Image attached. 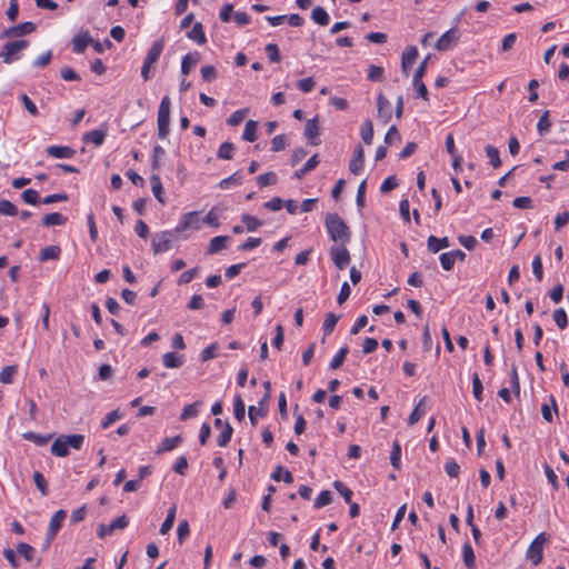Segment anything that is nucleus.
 I'll use <instances>...</instances> for the list:
<instances>
[{
  "label": "nucleus",
  "instance_id": "f257e3e1",
  "mask_svg": "<svg viewBox=\"0 0 569 569\" xmlns=\"http://www.w3.org/2000/svg\"><path fill=\"white\" fill-rule=\"evenodd\" d=\"M325 224L329 238L335 242L347 244L351 240V231L343 219L336 212H329L326 216Z\"/></svg>",
  "mask_w": 569,
  "mask_h": 569
},
{
  "label": "nucleus",
  "instance_id": "f03ea898",
  "mask_svg": "<svg viewBox=\"0 0 569 569\" xmlns=\"http://www.w3.org/2000/svg\"><path fill=\"white\" fill-rule=\"evenodd\" d=\"M170 97H162L161 102L159 104L157 119L158 137L162 140L166 139L170 132Z\"/></svg>",
  "mask_w": 569,
  "mask_h": 569
},
{
  "label": "nucleus",
  "instance_id": "7ed1b4c3",
  "mask_svg": "<svg viewBox=\"0 0 569 569\" xmlns=\"http://www.w3.org/2000/svg\"><path fill=\"white\" fill-rule=\"evenodd\" d=\"M30 42L29 40H24V39H21V40H14V41H9L7 43H4V46L2 47L1 51H0V58L2 59V61L7 64H10L17 60H19V52L21 50H24L29 47Z\"/></svg>",
  "mask_w": 569,
  "mask_h": 569
},
{
  "label": "nucleus",
  "instance_id": "20e7f679",
  "mask_svg": "<svg viewBox=\"0 0 569 569\" xmlns=\"http://www.w3.org/2000/svg\"><path fill=\"white\" fill-rule=\"evenodd\" d=\"M549 540V536L546 532H540L530 543L527 549L526 557L533 566H538L542 561L543 546Z\"/></svg>",
  "mask_w": 569,
  "mask_h": 569
},
{
  "label": "nucleus",
  "instance_id": "39448f33",
  "mask_svg": "<svg viewBox=\"0 0 569 569\" xmlns=\"http://www.w3.org/2000/svg\"><path fill=\"white\" fill-rule=\"evenodd\" d=\"M202 227V218H200L197 211L184 213L177 227L174 228L176 233H180L186 230H199Z\"/></svg>",
  "mask_w": 569,
  "mask_h": 569
},
{
  "label": "nucleus",
  "instance_id": "423d86ee",
  "mask_svg": "<svg viewBox=\"0 0 569 569\" xmlns=\"http://www.w3.org/2000/svg\"><path fill=\"white\" fill-rule=\"evenodd\" d=\"M173 233H176L174 230H166L152 237V250L154 254L170 250Z\"/></svg>",
  "mask_w": 569,
  "mask_h": 569
},
{
  "label": "nucleus",
  "instance_id": "0eeeda50",
  "mask_svg": "<svg viewBox=\"0 0 569 569\" xmlns=\"http://www.w3.org/2000/svg\"><path fill=\"white\" fill-rule=\"evenodd\" d=\"M346 246L347 244L332 246L330 248V257L336 267L340 270H345L351 260L349 250L347 249Z\"/></svg>",
  "mask_w": 569,
  "mask_h": 569
},
{
  "label": "nucleus",
  "instance_id": "6e6552de",
  "mask_svg": "<svg viewBox=\"0 0 569 569\" xmlns=\"http://www.w3.org/2000/svg\"><path fill=\"white\" fill-rule=\"evenodd\" d=\"M129 525V519L126 515L117 517L109 525L101 523L98 528L97 535L103 539L107 536H111L116 530L124 529Z\"/></svg>",
  "mask_w": 569,
  "mask_h": 569
},
{
  "label": "nucleus",
  "instance_id": "1a4fd4ad",
  "mask_svg": "<svg viewBox=\"0 0 569 569\" xmlns=\"http://www.w3.org/2000/svg\"><path fill=\"white\" fill-rule=\"evenodd\" d=\"M37 29L36 23L31 21L22 22L17 26L9 27L2 31L0 34L1 39L12 38V37H22L26 34H30L34 32Z\"/></svg>",
  "mask_w": 569,
  "mask_h": 569
},
{
  "label": "nucleus",
  "instance_id": "9d476101",
  "mask_svg": "<svg viewBox=\"0 0 569 569\" xmlns=\"http://www.w3.org/2000/svg\"><path fill=\"white\" fill-rule=\"evenodd\" d=\"M459 38V31L456 28H451L438 39L436 49L438 51H447L458 42Z\"/></svg>",
  "mask_w": 569,
  "mask_h": 569
},
{
  "label": "nucleus",
  "instance_id": "9b49d317",
  "mask_svg": "<svg viewBox=\"0 0 569 569\" xmlns=\"http://www.w3.org/2000/svg\"><path fill=\"white\" fill-rule=\"evenodd\" d=\"M72 51L77 54L83 53L84 50L91 42H93V39L89 32V30H81L78 34H76L72 40Z\"/></svg>",
  "mask_w": 569,
  "mask_h": 569
},
{
  "label": "nucleus",
  "instance_id": "f8f14e48",
  "mask_svg": "<svg viewBox=\"0 0 569 569\" xmlns=\"http://www.w3.org/2000/svg\"><path fill=\"white\" fill-rule=\"evenodd\" d=\"M365 166V150L361 144H358L355 150L352 158L349 162V170L353 174H360Z\"/></svg>",
  "mask_w": 569,
  "mask_h": 569
},
{
  "label": "nucleus",
  "instance_id": "ddd939ff",
  "mask_svg": "<svg viewBox=\"0 0 569 569\" xmlns=\"http://www.w3.org/2000/svg\"><path fill=\"white\" fill-rule=\"evenodd\" d=\"M67 518V511L63 509H60L53 513V516L50 519V523L47 530L48 538L54 539L57 533L62 527V523L64 519Z\"/></svg>",
  "mask_w": 569,
  "mask_h": 569
},
{
  "label": "nucleus",
  "instance_id": "4468645a",
  "mask_svg": "<svg viewBox=\"0 0 569 569\" xmlns=\"http://www.w3.org/2000/svg\"><path fill=\"white\" fill-rule=\"evenodd\" d=\"M378 118L383 122L388 123L392 118V109L390 101L380 93L377 98Z\"/></svg>",
  "mask_w": 569,
  "mask_h": 569
},
{
  "label": "nucleus",
  "instance_id": "2eb2a0df",
  "mask_svg": "<svg viewBox=\"0 0 569 569\" xmlns=\"http://www.w3.org/2000/svg\"><path fill=\"white\" fill-rule=\"evenodd\" d=\"M107 134H108V128H107V126H102L99 129H94V130L86 132L82 136V141L84 143H93L96 147H99L104 142Z\"/></svg>",
  "mask_w": 569,
  "mask_h": 569
},
{
  "label": "nucleus",
  "instance_id": "dca6fc26",
  "mask_svg": "<svg viewBox=\"0 0 569 569\" xmlns=\"http://www.w3.org/2000/svg\"><path fill=\"white\" fill-rule=\"evenodd\" d=\"M320 134L319 126H318V119L312 118L307 120L305 126V136L309 140L310 144L318 146L320 141L318 140V137Z\"/></svg>",
  "mask_w": 569,
  "mask_h": 569
},
{
  "label": "nucleus",
  "instance_id": "f3484780",
  "mask_svg": "<svg viewBox=\"0 0 569 569\" xmlns=\"http://www.w3.org/2000/svg\"><path fill=\"white\" fill-rule=\"evenodd\" d=\"M48 156L56 159H70L74 156L76 151L68 146H49L46 149Z\"/></svg>",
  "mask_w": 569,
  "mask_h": 569
},
{
  "label": "nucleus",
  "instance_id": "a211bd4d",
  "mask_svg": "<svg viewBox=\"0 0 569 569\" xmlns=\"http://www.w3.org/2000/svg\"><path fill=\"white\" fill-rule=\"evenodd\" d=\"M163 48H164L163 39L156 40L151 44L150 49L148 50L147 56L143 61L153 66L159 60V58L163 51Z\"/></svg>",
  "mask_w": 569,
  "mask_h": 569
},
{
  "label": "nucleus",
  "instance_id": "6ab92c4d",
  "mask_svg": "<svg viewBox=\"0 0 569 569\" xmlns=\"http://www.w3.org/2000/svg\"><path fill=\"white\" fill-rule=\"evenodd\" d=\"M418 57V49L415 46L408 47L401 57V67L403 72L407 74L408 70L412 67Z\"/></svg>",
  "mask_w": 569,
  "mask_h": 569
},
{
  "label": "nucleus",
  "instance_id": "aec40b11",
  "mask_svg": "<svg viewBox=\"0 0 569 569\" xmlns=\"http://www.w3.org/2000/svg\"><path fill=\"white\" fill-rule=\"evenodd\" d=\"M449 246L450 242L448 237L438 238L436 236H429L427 240L428 250L432 253H437L440 250L448 248Z\"/></svg>",
  "mask_w": 569,
  "mask_h": 569
},
{
  "label": "nucleus",
  "instance_id": "412c9836",
  "mask_svg": "<svg viewBox=\"0 0 569 569\" xmlns=\"http://www.w3.org/2000/svg\"><path fill=\"white\" fill-rule=\"evenodd\" d=\"M182 442L181 436L167 437L162 440V442L158 446L156 453L160 455L167 451H171L176 449Z\"/></svg>",
  "mask_w": 569,
  "mask_h": 569
},
{
  "label": "nucleus",
  "instance_id": "4be33fe9",
  "mask_svg": "<svg viewBox=\"0 0 569 569\" xmlns=\"http://www.w3.org/2000/svg\"><path fill=\"white\" fill-rule=\"evenodd\" d=\"M187 37L200 46L207 42L203 26L201 22H196L192 29L188 31Z\"/></svg>",
  "mask_w": 569,
  "mask_h": 569
},
{
  "label": "nucleus",
  "instance_id": "5701e85b",
  "mask_svg": "<svg viewBox=\"0 0 569 569\" xmlns=\"http://www.w3.org/2000/svg\"><path fill=\"white\" fill-rule=\"evenodd\" d=\"M68 221V217L63 216L60 212H52L44 214L42 218V224L44 227H51V226H63Z\"/></svg>",
  "mask_w": 569,
  "mask_h": 569
},
{
  "label": "nucleus",
  "instance_id": "b1692460",
  "mask_svg": "<svg viewBox=\"0 0 569 569\" xmlns=\"http://www.w3.org/2000/svg\"><path fill=\"white\" fill-rule=\"evenodd\" d=\"M319 156L313 154L311 158H309L306 163L295 172L293 177L296 179H302L308 172L313 170L319 164Z\"/></svg>",
  "mask_w": 569,
  "mask_h": 569
},
{
  "label": "nucleus",
  "instance_id": "393cba45",
  "mask_svg": "<svg viewBox=\"0 0 569 569\" xmlns=\"http://www.w3.org/2000/svg\"><path fill=\"white\" fill-rule=\"evenodd\" d=\"M229 239L230 238L228 236H217V237L212 238L210 240L207 253L213 254V253L219 252L222 249H226Z\"/></svg>",
  "mask_w": 569,
  "mask_h": 569
},
{
  "label": "nucleus",
  "instance_id": "a878e982",
  "mask_svg": "<svg viewBox=\"0 0 569 569\" xmlns=\"http://www.w3.org/2000/svg\"><path fill=\"white\" fill-rule=\"evenodd\" d=\"M61 254V248L59 246H47L40 250L39 260H58Z\"/></svg>",
  "mask_w": 569,
  "mask_h": 569
},
{
  "label": "nucleus",
  "instance_id": "bb28decb",
  "mask_svg": "<svg viewBox=\"0 0 569 569\" xmlns=\"http://www.w3.org/2000/svg\"><path fill=\"white\" fill-rule=\"evenodd\" d=\"M162 363L168 369L179 368L183 365V357L174 352H167L162 356Z\"/></svg>",
  "mask_w": 569,
  "mask_h": 569
},
{
  "label": "nucleus",
  "instance_id": "cd10ccee",
  "mask_svg": "<svg viewBox=\"0 0 569 569\" xmlns=\"http://www.w3.org/2000/svg\"><path fill=\"white\" fill-rule=\"evenodd\" d=\"M51 453L56 457H67L69 455L68 445L66 443L64 436L58 437L52 446Z\"/></svg>",
  "mask_w": 569,
  "mask_h": 569
},
{
  "label": "nucleus",
  "instance_id": "c85d7f7f",
  "mask_svg": "<svg viewBox=\"0 0 569 569\" xmlns=\"http://www.w3.org/2000/svg\"><path fill=\"white\" fill-rule=\"evenodd\" d=\"M462 559L468 569H473L476 567V556L472 546L468 541L462 546Z\"/></svg>",
  "mask_w": 569,
  "mask_h": 569
},
{
  "label": "nucleus",
  "instance_id": "c756f323",
  "mask_svg": "<svg viewBox=\"0 0 569 569\" xmlns=\"http://www.w3.org/2000/svg\"><path fill=\"white\" fill-rule=\"evenodd\" d=\"M373 124L370 119H366L360 127V136L366 144H371L373 140Z\"/></svg>",
  "mask_w": 569,
  "mask_h": 569
},
{
  "label": "nucleus",
  "instance_id": "7c9ffc66",
  "mask_svg": "<svg viewBox=\"0 0 569 569\" xmlns=\"http://www.w3.org/2000/svg\"><path fill=\"white\" fill-rule=\"evenodd\" d=\"M22 438L24 440L33 442L37 446H44L50 441V439L52 438V435L44 436V435H40V433L33 432V431H27L22 435Z\"/></svg>",
  "mask_w": 569,
  "mask_h": 569
},
{
  "label": "nucleus",
  "instance_id": "2f4dec72",
  "mask_svg": "<svg viewBox=\"0 0 569 569\" xmlns=\"http://www.w3.org/2000/svg\"><path fill=\"white\" fill-rule=\"evenodd\" d=\"M311 19L319 26H328L330 17L322 7H315L311 11Z\"/></svg>",
  "mask_w": 569,
  "mask_h": 569
},
{
  "label": "nucleus",
  "instance_id": "473e14b6",
  "mask_svg": "<svg viewBox=\"0 0 569 569\" xmlns=\"http://www.w3.org/2000/svg\"><path fill=\"white\" fill-rule=\"evenodd\" d=\"M549 400H550V405L548 403H543L541 406V415H542V418L548 421V422H552L553 420V416H552V410L558 413V405H557V401L555 399L553 396H550L549 397Z\"/></svg>",
  "mask_w": 569,
  "mask_h": 569
},
{
  "label": "nucleus",
  "instance_id": "72a5a7b5",
  "mask_svg": "<svg viewBox=\"0 0 569 569\" xmlns=\"http://www.w3.org/2000/svg\"><path fill=\"white\" fill-rule=\"evenodd\" d=\"M198 61H199L198 52L186 54L181 61V73L188 74L191 71L192 67L198 63Z\"/></svg>",
  "mask_w": 569,
  "mask_h": 569
},
{
  "label": "nucleus",
  "instance_id": "f704fd0d",
  "mask_svg": "<svg viewBox=\"0 0 569 569\" xmlns=\"http://www.w3.org/2000/svg\"><path fill=\"white\" fill-rule=\"evenodd\" d=\"M257 128H258L257 121H254V120L247 121V123L244 126L243 133H242V139L246 141H249V142L256 141L258 138Z\"/></svg>",
  "mask_w": 569,
  "mask_h": 569
},
{
  "label": "nucleus",
  "instance_id": "c9c22d12",
  "mask_svg": "<svg viewBox=\"0 0 569 569\" xmlns=\"http://www.w3.org/2000/svg\"><path fill=\"white\" fill-rule=\"evenodd\" d=\"M150 183H151V189H152V192H153V196L154 198L160 202V203H164V200L162 198V193H163V188H162V182H161V179L158 174H152L150 177Z\"/></svg>",
  "mask_w": 569,
  "mask_h": 569
},
{
  "label": "nucleus",
  "instance_id": "e433bc0d",
  "mask_svg": "<svg viewBox=\"0 0 569 569\" xmlns=\"http://www.w3.org/2000/svg\"><path fill=\"white\" fill-rule=\"evenodd\" d=\"M271 478L277 482H279L281 480H283L286 483L293 482L292 473L289 470L282 468L281 466H278L274 469V471L271 473Z\"/></svg>",
  "mask_w": 569,
  "mask_h": 569
},
{
  "label": "nucleus",
  "instance_id": "4c0bfd02",
  "mask_svg": "<svg viewBox=\"0 0 569 569\" xmlns=\"http://www.w3.org/2000/svg\"><path fill=\"white\" fill-rule=\"evenodd\" d=\"M176 512H177V507L173 505L168 510L167 517L160 527L159 531L161 535L168 533L171 530V528L173 527L174 519H176Z\"/></svg>",
  "mask_w": 569,
  "mask_h": 569
},
{
  "label": "nucleus",
  "instance_id": "58836bf2",
  "mask_svg": "<svg viewBox=\"0 0 569 569\" xmlns=\"http://www.w3.org/2000/svg\"><path fill=\"white\" fill-rule=\"evenodd\" d=\"M233 152H234L233 143L226 141L220 144V147L217 151V157H218V159H221V160H231L233 158Z\"/></svg>",
  "mask_w": 569,
  "mask_h": 569
},
{
  "label": "nucleus",
  "instance_id": "ea45409f",
  "mask_svg": "<svg viewBox=\"0 0 569 569\" xmlns=\"http://www.w3.org/2000/svg\"><path fill=\"white\" fill-rule=\"evenodd\" d=\"M340 317L333 312L327 313L322 326L325 336H329L332 333Z\"/></svg>",
  "mask_w": 569,
  "mask_h": 569
},
{
  "label": "nucleus",
  "instance_id": "a19ab883",
  "mask_svg": "<svg viewBox=\"0 0 569 569\" xmlns=\"http://www.w3.org/2000/svg\"><path fill=\"white\" fill-rule=\"evenodd\" d=\"M233 415H234V418L239 422L244 420V417H246V406H244V402H243L242 398L240 397V395H237L234 397V400H233Z\"/></svg>",
  "mask_w": 569,
  "mask_h": 569
},
{
  "label": "nucleus",
  "instance_id": "79ce46f5",
  "mask_svg": "<svg viewBox=\"0 0 569 569\" xmlns=\"http://www.w3.org/2000/svg\"><path fill=\"white\" fill-rule=\"evenodd\" d=\"M348 352H349V348L347 346L340 348L339 351L335 355V357L330 361V365H329L330 369L336 370V369L340 368L343 365Z\"/></svg>",
  "mask_w": 569,
  "mask_h": 569
},
{
  "label": "nucleus",
  "instance_id": "37998d69",
  "mask_svg": "<svg viewBox=\"0 0 569 569\" xmlns=\"http://www.w3.org/2000/svg\"><path fill=\"white\" fill-rule=\"evenodd\" d=\"M233 433V428L230 423L224 425V429H221V432L217 437V443L219 447H227L231 440Z\"/></svg>",
  "mask_w": 569,
  "mask_h": 569
},
{
  "label": "nucleus",
  "instance_id": "c03bdc74",
  "mask_svg": "<svg viewBox=\"0 0 569 569\" xmlns=\"http://www.w3.org/2000/svg\"><path fill=\"white\" fill-rule=\"evenodd\" d=\"M549 116H550V112L548 110H546L541 117L539 118L538 120V123H537V131L540 136H545L547 132H549L550 130V127H551V122H550V119H549Z\"/></svg>",
  "mask_w": 569,
  "mask_h": 569
},
{
  "label": "nucleus",
  "instance_id": "a18cd8bd",
  "mask_svg": "<svg viewBox=\"0 0 569 569\" xmlns=\"http://www.w3.org/2000/svg\"><path fill=\"white\" fill-rule=\"evenodd\" d=\"M485 151H486L487 157L490 160V164L493 168H498L501 166L500 153H499V150L495 146L488 144L486 147Z\"/></svg>",
  "mask_w": 569,
  "mask_h": 569
},
{
  "label": "nucleus",
  "instance_id": "49530a36",
  "mask_svg": "<svg viewBox=\"0 0 569 569\" xmlns=\"http://www.w3.org/2000/svg\"><path fill=\"white\" fill-rule=\"evenodd\" d=\"M17 551L19 555H21L27 561H32L34 558L36 549L26 543V542H19L17 545Z\"/></svg>",
  "mask_w": 569,
  "mask_h": 569
},
{
  "label": "nucleus",
  "instance_id": "de8ad7c7",
  "mask_svg": "<svg viewBox=\"0 0 569 569\" xmlns=\"http://www.w3.org/2000/svg\"><path fill=\"white\" fill-rule=\"evenodd\" d=\"M552 318L560 330H563L568 326V317L563 308L556 309Z\"/></svg>",
  "mask_w": 569,
  "mask_h": 569
},
{
  "label": "nucleus",
  "instance_id": "09e8293b",
  "mask_svg": "<svg viewBox=\"0 0 569 569\" xmlns=\"http://www.w3.org/2000/svg\"><path fill=\"white\" fill-rule=\"evenodd\" d=\"M200 405H201L200 401H196L193 403L184 406V408L182 409V412L180 415V420L186 421L190 418L196 417L198 415V406H200Z\"/></svg>",
  "mask_w": 569,
  "mask_h": 569
},
{
  "label": "nucleus",
  "instance_id": "8fccbe9b",
  "mask_svg": "<svg viewBox=\"0 0 569 569\" xmlns=\"http://www.w3.org/2000/svg\"><path fill=\"white\" fill-rule=\"evenodd\" d=\"M257 183L260 188L277 183V174L273 171L266 172L257 177Z\"/></svg>",
  "mask_w": 569,
  "mask_h": 569
},
{
  "label": "nucleus",
  "instance_id": "3c124183",
  "mask_svg": "<svg viewBox=\"0 0 569 569\" xmlns=\"http://www.w3.org/2000/svg\"><path fill=\"white\" fill-rule=\"evenodd\" d=\"M267 411H268L267 408L250 406L248 408V416H249L251 425L253 427L257 426L258 417H264L267 415Z\"/></svg>",
  "mask_w": 569,
  "mask_h": 569
},
{
  "label": "nucleus",
  "instance_id": "603ef678",
  "mask_svg": "<svg viewBox=\"0 0 569 569\" xmlns=\"http://www.w3.org/2000/svg\"><path fill=\"white\" fill-rule=\"evenodd\" d=\"M401 460V447L400 443L396 440L392 445V450L390 452V463L395 469L400 468Z\"/></svg>",
  "mask_w": 569,
  "mask_h": 569
},
{
  "label": "nucleus",
  "instance_id": "864d4df0",
  "mask_svg": "<svg viewBox=\"0 0 569 569\" xmlns=\"http://www.w3.org/2000/svg\"><path fill=\"white\" fill-rule=\"evenodd\" d=\"M332 501V493L329 490H322L315 500V508L321 509Z\"/></svg>",
  "mask_w": 569,
  "mask_h": 569
},
{
  "label": "nucleus",
  "instance_id": "5fc2aeb1",
  "mask_svg": "<svg viewBox=\"0 0 569 569\" xmlns=\"http://www.w3.org/2000/svg\"><path fill=\"white\" fill-rule=\"evenodd\" d=\"M241 220L246 224L247 230L250 232L256 231L262 224V222L257 217L248 213L243 214Z\"/></svg>",
  "mask_w": 569,
  "mask_h": 569
},
{
  "label": "nucleus",
  "instance_id": "6e6d98bb",
  "mask_svg": "<svg viewBox=\"0 0 569 569\" xmlns=\"http://www.w3.org/2000/svg\"><path fill=\"white\" fill-rule=\"evenodd\" d=\"M333 487L343 497L345 501L347 503H350L351 502V498H352V491L351 489H349L342 481L340 480H336L333 482Z\"/></svg>",
  "mask_w": 569,
  "mask_h": 569
},
{
  "label": "nucleus",
  "instance_id": "4d7b16f0",
  "mask_svg": "<svg viewBox=\"0 0 569 569\" xmlns=\"http://www.w3.org/2000/svg\"><path fill=\"white\" fill-rule=\"evenodd\" d=\"M264 51L270 62L276 63L281 60L280 51L276 43H268Z\"/></svg>",
  "mask_w": 569,
  "mask_h": 569
},
{
  "label": "nucleus",
  "instance_id": "13d9d810",
  "mask_svg": "<svg viewBox=\"0 0 569 569\" xmlns=\"http://www.w3.org/2000/svg\"><path fill=\"white\" fill-rule=\"evenodd\" d=\"M66 443L68 445V448L71 447L76 450H80L82 448L84 436L82 435H69L64 436Z\"/></svg>",
  "mask_w": 569,
  "mask_h": 569
},
{
  "label": "nucleus",
  "instance_id": "bf43d9fd",
  "mask_svg": "<svg viewBox=\"0 0 569 569\" xmlns=\"http://www.w3.org/2000/svg\"><path fill=\"white\" fill-rule=\"evenodd\" d=\"M33 481L36 487L40 490L43 496L48 495V482L44 476L40 471L33 472Z\"/></svg>",
  "mask_w": 569,
  "mask_h": 569
},
{
  "label": "nucleus",
  "instance_id": "052dcab7",
  "mask_svg": "<svg viewBox=\"0 0 569 569\" xmlns=\"http://www.w3.org/2000/svg\"><path fill=\"white\" fill-rule=\"evenodd\" d=\"M482 390H483V387H482V382L479 378V375L477 372H475L472 375V393H473V397L479 402L482 401Z\"/></svg>",
  "mask_w": 569,
  "mask_h": 569
},
{
  "label": "nucleus",
  "instance_id": "680f3d73",
  "mask_svg": "<svg viewBox=\"0 0 569 569\" xmlns=\"http://www.w3.org/2000/svg\"><path fill=\"white\" fill-rule=\"evenodd\" d=\"M248 110L247 109H239V110H236L228 119H227V123L231 127H236L238 124H240L244 118H246V114H247Z\"/></svg>",
  "mask_w": 569,
  "mask_h": 569
},
{
  "label": "nucleus",
  "instance_id": "e2e57ef3",
  "mask_svg": "<svg viewBox=\"0 0 569 569\" xmlns=\"http://www.w3.org/2000/svg\"><path fill=\"white\" fill-rule=\"evenodd\" d=\"M17 372V366L3 367L0 371V381L2 383H11L13 381V375Z\"/></svg>",
  "mask_w": 569,
  "mask_h": 569
},
{
  "label": "nucleus",
  "instance_id": "0e129e2a",
  "mask_svg": "<svg viewBox=\"0 0 569 569\" xmlns=\"http://www.w3.org/2000/svg\"><path fill=\"white\" fill-rule=\"evenodd\" d=\"M445 471L449 477L457 478L460 473V466L457 463L455 459H447V461L445 462Z\"/></svg>",
  "mask_w": 569,
  "mask_h": 569
},
{
  "label": "nucleus",
  "instance_id": "69168bd1",
  "mask_svg": "<svg viewBox=\"0 0 569 569\" xmlns=\"http://www.w3.org/2000/svg\"><path fill=\"white\" fill-rule=\"evenodd\" d=\"M122 417V413L120 412L119 409H114L112 411H110L102 420L101 422V428L102 429H108L113 422H116L117 420H119L120 418Z\"/></svg>",
  "mask_w": 569,
  "mask_h": 569
},
{
  "label": "nucleus",
  "instance_id": "338daca9",
  "mask_svg": "<svg viewBox=\"0 0 569 569\" xmlns=\"http://www.w3.org/2000/svg\"><path fill=\"white\" fill-rule=\"evenodd\" d=\"M189 533H190V528H189L188 521L187 520L180 521L178 525V528H177L178 542L180 545H182L184 542V540L187 539V537L189 536Z\"/></svg>",
  "mask_w": 569,
  "mask_h": 569
},
{
  "label": "nucleus",
  "instance_id": "774afa93",
  "mask_svg": "<svg viewBox=\"0 0 569 569\" xmlns=\"http://www.w3.org/2000/svg\"><path fill=\"white\" fill-rule=\"evenodd\" d=\"M18 213L17 207L9 200H0V214L3 216H16Z\"/></svg>",
  "mask_w": 569,
  "mask_h": 569
}]
</instances>
